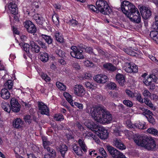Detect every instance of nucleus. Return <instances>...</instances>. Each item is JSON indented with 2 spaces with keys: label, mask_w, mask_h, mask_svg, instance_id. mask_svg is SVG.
<instances>
[{
  "label": "nucleus",
  "mask_w": 158,
  "mask_h": 158,
  "mask_svg": "<svg viewBox=\"0 0 158 158\" xmlns=\"http://www.w3.org/2000/svg\"><path fill=\"white\" fill-rule=\"evenodd\" d=\"M85 111L90 114L96 121L100 123H110L112 121L111 114L103 106H87Z\"/></svg>",
  "instance_id": "1"
},
{
  "label": "nucleus",
  "mask_w": 158,
  "mask_h": 158,
  "mask_svg": "<svg viewBox=\"0 0 158 158\" xmlns=\"http://www.w3.org/2000/svg\"><path fill=\"white\" fill-rule=\"evenodd\" d=\"M121 9L123 13L132 22L135 23H139L141 16L137 8L132 3L125 0L122 2Z\"/></svg>",
  "instance_id": "2"
},
{
  "label": "nucleus",
  "mask_w": 158,
  "mask_h": 158,
  "mask_svg": "<svg viewBox=\"0 0 158 158\" xmlns=\"http://www.w3.org/2000/svg\"><path fill=\"white\" fill-rule=\"evenodd\" d=\"M98 10L104 15H109L112 12V10L107 2L105 1L98 0L96 2Z\"/></svg>",
  "instance_id": "3"
},
{
  "label": "nucleus",
  "mask_w": 158,
  "mask_h": 158,
  "mask_svg": "<svg viewBox=\"0 0 158 158\" xmlns=\"http://www.w3.org/2000/svg\"><path fill=\"white\" fill-rule=\"evenodd\" d=\"M123 69L127 72L131 73H136L138 71V67L135 64L130 62H126L124 64Z\"/></svg>",
  "instance_id": "4"
},
{
  "label": "nucleus",
  "mask_w": 158,
  "mask_h": 158,
  "mask_svg": "<svg viewBox=\"0 0 158 158\" xmlns=\"http://www.w3.org/2000/svg\"><path fill=\"white\" fill-rule=\"evenodd\" d=\"M147 136L139 134H135L134 136L133 139L136 144L142 147L146 141Z\"/></svg>",
  "instance_id": "5"
},
{
  "label": "nucleus",
  "mask_w": 158,
  "mask_h": 158,
  "mask_svg": "<svg viewBox=\"0 0 158 158\" xmlns=\"http://www.w3.org/2000/svg\"><path fill=\"white\" fill-rule=\"evenodd\" d=\"M142 147L148 150L153 149L156 147V144L154 139L151 137L147 136L146 140Z\"/></svg>",
  "instance_id": "6"
},
{
  "label": "nucleus",
  "mask_w": 158,
  "mask_h": 158,
  "mask_svg": "<svg viewBox=\"0 0 158 158\" xmlns=\"http://www.w3.org/2000/svg\"><path fill=\"white\" fill-rule=\"evenodd\" d=\"M143 18L145 19H148L151 15V12L147 7L144 6H140L139 7Z\"/></svg>",
  "instance_id": "7"
},
{
  "label": "nucleus",
  "mask_w": 158,
  "mask_h": 158,
  "mask_svg": "<svg viewBox=\"0 0 158 158\" xmlns=\"http://www.w3.org/2000/svg\"><path fill=\"white\" fill-rule=\"evenodd\" d=\"M24 26L27 31L31 33H34L36 31L35 25L30 20H26L24 23Z\"/></svg>",
  "instance_id": "8"
},
{
  "label": "nucleus",
  "mask_w": 158,
  "mask_h": 158,
  "mask_svg": "<svg viewBox=\"0 0 158 158\" xmlns=\"http://www.w3.org/2000/svg\"><path fill=\"white\" fill-rule=\"evenodd\" d=\"M38 107L39 112L41 114L47 115H49V109L44 103L42 102H38Z\"/></svg>",
  "instance_id": "9"
},
{
  "label": "nucleus",
  "mask_w": 158,
  "mask_h": 158,
  "mask_svg": "<svg viewBox=\"0 0 158 158\" xmlns=\"http://www.w3.org/2000/svg\"><path fill=\"white\" fill-rule=\"evenodd\" d=\"M74 94L79 97H82L85 94V90L83 86L81 85H76L73 88Z\"/></svg>",
  "instance_id": "10"
},
{
  "label": "nucleus",
  "mask_w": 158,
  "mask_h": 158,
  "mask_svg": "<svg viewBox=\"0 0 158 158\" xmlns=\"http://www.w3.org/2000/svg\"><path fill=\"white\" fill-rule=\"evenodd\" d=\"M11 108L12 111L15 112L19 111L20 109V105L18 101L15 98H12L10 102Z\"/></svg>",
  "instance_id": "11"
},
{
  "label": "nucleus",
  "mask_w": 158,
  "mask_h": 158,
  "mask_svg": "<svg viewBox=\"0 0 158 158\" xmlns=\"http://www.w3.org/2000/svg\"><path fill=\"white\" fill-rule=\"evenodd\" d=\"M94 78L97 83H105L108 80L107 76L102 74H98L94 76Z\"/></svg>",
  "instance_id": "12"
},
{
  "label": "nucleus",
  "mask_w": 158,
  "mask_h": 158,
  "mask_svg": "<svg viewBox=\"0 0 158 158\" xmlns=\"http://www.w3.org/2000/svg\"><path fill=\"white\" fill-rule=\"evenodd\" d=\"M99 129V131H97L96 134L101 139H105L108 136V133L107 130L104 127H102Z\"/></svg>",
  "instance_id": "13"
},
{
  "label": "nucleus",
  "mask_w": 158,
  "mask_h": 158,
  "mask_svg": "<svg viewBox=\"0 0 158 158\" xmlns=\"http://www.w3.org/2000/svg\"><path fill=\"white\" fill-rule=\"evenodd\" d=\"M8 8L10 12L13 15H17L18 14V8L16 4L13 2H10L9 6Z\"/></svg>",
  "instance_id": "14"
},
{
  "label": "nucleus",
  "mask_w": 158,
  "mask_h": 158,
  "mask_svg": "<svg viewBox=\"0 0 158 158\" xmlns=\"http://www.w3.org/2000/svg\"><path fill=\"white\" fill-rule=\"evenodd\" d=\"M107 149L112 156L115 158L120 152L112 146H107Z\"/></svg>",
  "instance_id": "15"
},
{
  "label": "nucleus",
  "mask_w": 158,
  "mask_h": 158,
  "mask_svg": "<svg viewBox=\"0 0 158 158\" xmlns=\"http://www.w3.org/2000/svg\"><path fill=\"white\" fill-rule=\"evenodd\" d=\"M30 46L31 47V51L35 53L39 52L40 50V47L32 41L30 42Z\"/></svg>",
  "instance_id": "16"
},
{
  "label": "nucleus",
  "mask_w": 158,
  "mask_h": 158,
  "mask_svg": "<svg viewBox=\"0 0 158 158\" xmlns=\"http://www.w3.org/2000/svg\"><path fill=\"white\" fill-rule=\"evenodd\" d=\"M114 143L116 147L121 150H123L126 148L125 146L122 141L117 138H115L114 140Z\"/></svg>",
  "instance_id": "17"
},
{
  "label": "nucleus",
  "mask_w": 158,
  "mask_h": 158,
  "mask_svg": "<svg viewBox=\"0 0 158 158\" xmlns=\"http://www.w3.org/2000/svg\"><path fill=\"white\" fill-rule=\"evenodd\" d=\"M82 51L79 50L77 52H70L71 56L77 59H82L84 58V56L82 54Z\"/></svg>",
  "instance_id": "18"
},
{
  "label": "nucleus",
  "mask_w": 158,
  "mask_h": 158,
  "mask_svg": "<svg viewBox=\"0 0 158 158\" xmlns=\"http://www.w3.org/2000/svg\"><path fill=\"white\" fill-rule=\"evenodd\" d=\"M23 121L19 118L15 119L13 122V126L16 128H21L23 126Z\"/></svg>",
  "instance_id": "19"
},
{
  "label": "nucleus",
  "mask_w": 158,
  "mask_h": 158,
  "mask_svg": "<svg viewBox=\"0 0 158 158\" xmlns=\"http://www.w3.org/2000/svg\"><path fill=\"white\" fill-rule=\"evenodd\" d=\"M0 94L1 97L4 99H8L10 97L9 92L6 88H4L2 89Z\"/></svg>",
  "instance_id": "20"
},
{
  "label": "nucleus",
  "mask_w": 158,
  "mask_h": 158,
  "mask_svg": "<svg viewBox=\"0 0 158 158\" xmlns=\"http://www.w3.org/2000/svg\"><path fill=\"white\" fill-rule=\"evenodd\" d=\"M116 77L117 81L120 85L123 86L124 85L125 80L123 74L120 73L116 75Z\"/></svg>",
  "instance_id": "21"
},
{
  "label": "nucleus",
  "mask_w": 158,
  "mask_h": 158,
  "mask_svg": "<svg viewBox=\"0 0 158 158\" xmlns=\"http://www.w3.org/2000/svg\"><path fill=\"white\" fill-rule=\"evenodd\" d=\"M1 106L5 111L9 113L11 111V108L9 103L7 102H2L1 104Z\"/></svg>",
  "instance_id": "22"
},
{
  "label": "nucleus",
  "mask_w": 158,
  "mask_h": 158,
  "mask_svg": "<svg viewBox=\"0 0 158 158\" xmlns=\"http://www.w3.org/2000/svg\"><path fill=\"white\" fill-rule=\"evenodd\" d=\"M72 148L74 152L77 155L81 156L82 154V152L80 147L76 144H74L72 146Z\"/></svg>",
  "instance_id": "23"
},
{
  "label": "nucleus",
  "mask_w": 158,
  "mask_h": 158,
  "mask_svg": "<svg viewBox=\"0 0 158 158\" xmlns=\"http://www.w3.org/2000/svg\"><path fill=\"white\" fill-rule=\"evenodd\" d=\"M103 66L105 69L111 72H114L116 69V68L110 63L105 64Z\"/></svg>",
  "instance_id": "24"
},
{
  "label": "nucleus",
  "mask_w": 158,
  "mask_h": 158,
  "mask_svg": "<svg viewBox=\"0 0 158 158\" xmlns=\"http://www.w3.org/2000/svg\"><path fill=\"white\" fill-rule=\"evenodd\" d=\"M59 149L61 156L64 158L65 153L67 151V147L64 144H62L60 145Z\"/></svg>",
  "instance_id": "25"
},
{
  "label": "nucleus",
  "mask_w": 158,
  "mask_h": 158,
  "mask_svg": "<svg viewBox=\"0 0 158 158\" xmlns=\"http://www.w3.org/2000/svg\"><path fill=\"white\" fill-rule=\"evenodd\" d=\"M156 77V76L154 75H150L147 79H144L143 80V82L146 86H148L152 83V81L154 78Z\"/></svg>",
  "instance_id": "26"
},
{
  "label": "nucleus",
  "mask_w": 158,
  "mask_h": 158,
  "mask_svg": "<svg viewBox=\"0 0 158 158\" xmlns=\"http://www.w3.org/2000/svg\"><path fill=\"white\" fill-rule=\"evenodd\" d=\"M150 37L158 44V32L156 31H151L150 34Z\"/></svg>",
  "instance_id": "27"
},
{
  "label": "nucleus",
  "mask_w": 158,
  "mask_h": 158,
  "mask_svg": "<svg viewBox=\"0 0 158 158\" xmlns=\"http://www.w3.org/2000/svg\"><path fill=\"white\" fill-rule=\"evenodd\" d=\"M78 142L81 150L84 152H86L87 151V147L84 142V140L82 139H79Z\"/></svg>",
  "instance_id": "28"
},
{
  "label": "nucleus",
  "mask_w": 158,
  "mask_h": 158,
  "mask_svg": "<svg viewBox=\"0 0 158 158\" xmlns=\"http://www.w3.org/2000/svg\"><path fill=\"white\" fill-rule=\"evenodd\" d=\"M40 60L44 62H47L48 60L49 56L48 54L46 52H40Z\"/></svg>",
  "instance_id": "29"
},
{
  "label": "nucleus",
  "mask_w": 158,
  "mask_h": 158,
  "mask_svg": "<svg viewBox=\"0 0 158 158\" xmlns=\"http://www.w3.org/2000/svg\"><path fill=\"white\" fill-rule=\"evenodd\" d=\"M64 96L66 98V100L69 103L73 106H74V104L73 103V100L72 96L70 95L69 93L65 92L64 93Z\"/></svg>",
  "instance_id": "30"
},
{
  "label": "nucleus",
  "mask_w": 158,
  "mask_h": 158,
  "mask_svg": "<svg viewBox=\"0 0 158 158\" xmlns=\"http://www.w3.org/2000/svg\"><path fill=\"white\" fill-rule=\"evenodd\" d=\"M147 132L156 137H158V130L153 127H150L148 129Z\"/></svg>",
  "instance_id": "31"
},
{
  "label": "nucleus",
  "mask_w": 158,
  "mask_h": 158,
  "mask_svg": "<svg viewBox=\"0 0 158 158\" xmlns=\"http://www.w3.org/2000/svg\"><path fill=\"white\" fill-rule=\"evenodd\" d=\"M41 35L48 44H50L52 43L53 40L50 36L43 34H41Z\"/></svg>",
  "instance_id": "32"
},
{
  "label": "nucleus",
  "mask_w": 158,
  "mask_h": 158,
  "mask_svg": "<svg viewBox=\"0 0 158 158\" xmlns=\"http://www.w3.org/2000/svg\"><path fill=\"white\" fill-rule=\"evenodd\" d=\"M55 37L56 40L60 43L63 42V38L61 34L58 31H56L55 33Z\"/></svg>",
  "instance_id": "33"
},
{
  "label": "nucleus",
  "mask_w": 158,
  "mask_h": 158,
  "mask_svg": "<svg viewBox=\"0 0 158 158\" xmlns=\"http://www.w3.org/2000/svg\"><path fill=\"white\" fill-rule=\"evenodd\" d=\"M80 47L82 49H85L86 52L90 54H94V55H96L93 52V49L92 48L90 47H85L84 45H83L80 46Z\"/></svg>",
  "instance_id": "34"
},
{
  "label": "nucleus",
  "mask_w": 158,
  "mask_h": 158,
  "mask_svg": "<svg viewBox=\"0 0 158 158\" xmlns=\"http://www.w3.org/2000/svg\"><path fill=\"white\" fill-rule=\"evenodd\" d=\"M13 85V81L9 80L7 81L4 84V88L10 90L12 88Z\"/></svg>",
  "instance_id": "35"
},
{
  "label": "nucleus",
  "mask_w": 158,
  "mask_h": 158,
  "mask_svg": "<svg viewBox=\"0 0 158 158\" xmlns=\"http://www.w3.org/2000/svg\"><path fill=\"white\" fill-rule=\"evenodd\" d=\"M55 120L58 121H61L64 119L63 115L60 114H55L54 116Z\"/></svg>",
  "instance_id": "36"
},
{
  "label": "nucleus",
  "mask_w": 158,
  "mask_h": 158,
  "mask_svg": "<svg viewBox=\"0 0 158 158\" xmlns=\"http://www.w3.org/2000/svg\"><path fill=\"white\" fill-rule=\"evenodd\" d=\"M135 97L136 100L141 104L143 103V99L142 98L141 95L139 93H136L134 95V98Z\"/></svg>",
  "instance_id": "37"
},
{
  "label": "nucleus",
  "mask_w": 158,
  "mask_h": 158,
  "mask_svg": "<svg viewBox=\"0 0 158 158\" xmlns=\"http://www.w3.org/2000/svg\"><path fill=\"white\" fill-rule=\"evenodd\" d=\"M48 153L52 157L54 158L56 156V152L52 148L49 147L46 150Z\"/></svg>",
  "instance_id": "38"
},
{
  "label": "nucleus",
  "mask_w": 158,
  "mask_h": 158,
  "mask_svg": "<svg viewBox=\"0 0 158 158\" xmlns=\"http://www.w3.org/2000/svg\"><path fill=\"white\" fill-rule=\"evenodd\" d=\"M38 45L40 46V48H42L46 50L47 47L46 44L42 40H39L37 41Z\"/></svg>",
  "instance_id": "39"
},
{
  "label": "nucleus",
  "mask_w": 158,
  "mask_h": 158,
  "mask_svg": "<svg viewBox=\"0 0 158 158\" xmlns=\"http://www.w3.org/2000/svg\"><path fill=\"white\" fill-rule=\"evenodd\" d=\"M59 19L58 15L56 14H54L52 16V21L56 25L59 24Z\"/></svg>",
  "instance_id": "40"
},
{
  "label": "nucleus",
  "mask_w": 158,
  "mask_h": 158,
  "mask_svg": "<svg viewBox=\"0 0 158 158\" xmlns=\"http://www.w3.org/2000/svg\"><path fill=\"white\" fill-rule=\"evenodd\" d=\"M124 51L126 53L130 55L135 56L136 54V53L132 51L130 48L124 49Z\"/></svg>",
  "instance_id": "41"
},
{
  "label": "nucleus",
  "mask_w": 158,
  "mask_h": 158,
  "mask_svg": "<svg viewBox=\"0 0 158 158\" xmlns=\"http://www.w3.org/2000/svg\"><path fill=\"white\" fill-rule=\"evenodd\" d=\"M144 103L146 105L149 106L152 109L154 110V109L155 108H154L153 105L151 101L146 98H144Z\"/></svg>",
  "instance_id": "42"
},
{
  "label": "nucleus",
  "mask_w": 158,
  "mask_h": 158,
  "mask_svg": "<svg viewBox=\"0 0 158 158\" xmlns=\"http://www.w3.org/2000/svg\"><path fill=\"white\" fill-rule=\"evenodd\" d=\"M56 84L57 87L60 90L64 91L66 89L65 86L62 83L59 82H57Z\"/></svg>",
  "instance_id": "43"
},
{
  "label": "nucleus",
  "mask_w": 158,
  "mask_h": 158,
  "mask_svg": "<svg viewBox=\"0 0 158 158\" xmlns=\"http://www.w3.org/2000/svg\"><path fill=\"white\" fill-rule=\"evenodd\" d=\"M123 103L125 105L129 107H131L133 106V103L132 102L128 100H123Z\"/></svg>",
  "instance_id": "44"
},
{
  "label": "nucleus",
  "mask_w": 158,
  "mask_h": 158,
  "mask_svg": "<svg viewBox=\"0 0 158 158\" xmlns=\"http://www.w3.org/2000/svg\"><path fill=\"white\" fill-rule=\"evenodd\" d=\"M152 115H149L148 117L147 116H146V117L147 118L148 122L151 123L152 125H154L155 124V119L152 116Z\"/></svg>",
  "instance_id": "45"
},
{
  "label": "nucleus",
  "mask_w": 158,
  "mask_h": 158,
  "mask_svg": "<svg viewBox=\"0 0 158 158\" xmlns=\"http://www.w3.org/2000/svg\"><path fill=\"white\" fill-rule=\"evenodd\" d=\"M30 46V44L29 45L27 43H24L23 45V47L24 51L27 53H29Z\"/></svg>",
  "instance_id": "46"
},
{
  "label": "nucleus",
  "mask_w": 158,
  "mask_h": 158,
  "mask_svg": "<svg viewBox=\"0 0 158 158\" xmlns=\"http://www.w3.org/2000/svg\"><path fill=\"white\" fill-rule=\"evenodd\" d=\"M107 86L108 88L111 89H115L116 88V84L112 82H110L108 84Z\"/></svg>",
  "instance_id": "47"
},
{
  "label": "nucleus",
  "mask_w": 158,
  "mask_h": 158,
  "mask_svg": "<svg viewBox=\"0 0 158 158\" xmlns=\"http://www.w3.org/2000/svg\"><path fill=\"white\" fill-rule=\"evenodd\" d=\"M125 92L131 98H134V95L135 94L136 92H133L132 91L127 89L126 90Z\"/></svg>",
  "instance_id": "48"
},
{
  "label": "nucleus",
  "mask_w": 158,
  "mask_h": 158,
  "mask_svg": "<svg viewBox=\"0 0 158 158\" xmlns=\"http://www.w3.org/2000/svg\"><path fill=\"white\" fill-rule=\"evenodd\" d=\"M41 76L42 78L46 82L49 81L50 80V78L47 74L44 73H42L41 74Z\"/></svg>",
  "instance_id": "49"
},
{
  "label": "nucleus",
  "mask_w": 158,
  "mask_h": 158,
  "mask_svg": "<svg viewBox=\"0 0 158 158\" xmlns=\"http://www.w3.org/2000/svg\"><path fill=\"white\" fill-rule=\"evenodd\" d=\"M56 54L59 56L63 57L65 56V53L60 49H57L56 51Z\"/></svg>",
  "instance_id": "50"
},
{
  "label": "nucleus",
  "mask_w": 158,
  "mask_h": 158,
  "mask_svg": "<svg viewBox=\"0 0 158 158\" xmlns=\"http://www.w3.org/2000/svg\"><path fill=\"white\" fill-rule=\"evenodd\" d=\"M85 85L87 88L88 89H94L95 86L91 84L90 82H88L85 83Z\"/></svg>",
  "instance_id": "51"
},
{
  "label": "nucleus",
  "mask_w": 158,
  "mask_h": 158,
  "mask_svg": "<svg viewBox=\"0 0 158 158\" xmlns=\"http://www.w3.org/2000/svg\"><path fill=\"white\" fill-rule=\"evenodd\" d=\"M68 23L73 27H75L77 24L78 23L76 20L72 19L69 20L68 22Z\"/></svg>",
  "instance_id": "52"
},
{
  "label": "nucleus",
  "mask_w": 158,
  "mask_h": 158,
  "mask_svg": "<svg viewBox=\"0 0 158 158\" xmlns=\"http://www.w3.org/2000/svg\"><path fill=\"white\" fill-rule=\"evenodd\" d=\"M24 119L26 123H27L29 124L31 123V116L29 115L25 116L24 118Z\"/></svg>",
  "instance_id": "53"
},
{
  "label": "nucleus",
  "mask_w": 158,
  "mask_h": 158,
  "mask_svg": "<svg viewBox=\"0 0 158 158\" xmlns=\"http://www.w3.org/2000/svg\"><path fill=\"white\" fill-rule=\"evenodd\" d=\"M135 127L138 128L139 129H144V124L141 122L139 123H136L135 124Z\"/></svg>",
  "instance_id": "54"
},
{
  "label": "nucleus",
  "mask_w": 158,
  "mask_h": 158,
  "mask_svg": "<svg viewBox=\"0 0 158 158\" xmlns=\"http://www.w3.org/2000/svg\"><path fill=\"white\" fill-rule=\"evenodd\" d=\"M84 65L87 67H92L94 65V64L92 62L88 60L85 61L84 62Z\"/></svg>",
  "instance_id": "55"
},
{
  "label": "nucleus",
  "mask_w": 158,
  "mask_h": 158,
  "mask_svg": "<svg viewBox=\"0 0 158 158\" xmlns=\"http://www.w3.org/2000/svg\"><path fill=\"white\" fill-rule=\"evenodd\" d=\"M99 152L102 156L104 157H106L107 156V154L104 148H101L99 149Z\"/></svg>",
  "instance_id": "56"
},
{
  "label": "nucleus",
  "mask_w": 158,
  "mask_h": 158,
  "mask_svg": "<svg viewBox=\"0 0 158 158\" xmlns=\"http://www.w3.org/2000/svg\"><path fill=\"white\" fill-rule=\"evenodd\" d=\"M43 143L44 148L45 150H46L48 148H49L50 147H49V146L51 145L52 144L51 142L49 141H47L44 143Z\"/></svg>",
  "instance_id": "57"
},
{
  "label": "nucleus",
  "mask_w": 158,
  "mask_h": 158,
  "mask_svg": "<svg viewBox=\"0 0 158 158\" xmlns=\"http://www.w3.org/2000/svg\"><path fill=\"white\" fill-rule=\"evenodd\" d=\"M143 114L146 116H147L148 117L149 115H153L152 113L150 110L148 109H146L143 112Z\"/></svg>",
  "instance_id": "58"
},
{
  "label": "nucleus",
  "mask_w": 158,
  "mask_h": 158,
  "mask_svg": "<svg viewBox=\"0 0 158 158\" xmlns=\"http://www.w3.org/2000/svg\"><path fill=\"white\" fill-rule=\"evenodd\" d=\"M85 137L86 138L89 139V137H91L92 138L95 137L94 134H93L91 132H89L85 134Z\"/></svg>",
  "instance_id": "59"
},
{
  "label": "nucleus",
  "mask_w": 158,
  "mask_h": 158,
  "mask_svg": "<svg viewBox=\"0 0 158 158\" xmlns=\"http://www.w3.org/2000/svg\"><path fill=\"white\" fill-rule=\"evenodd\" d=\"M127 127L130 128H135V124H132L130 121H127L126 122Z\"/></svg>",
  "instance_id": "60"
},
{
  "label": "nucleus",
  "mask_w": 158,
  "mask_h": 158,
  "mask_svg": "<svg viewBox=\"0 0 158 158\" xmlns=\"http://www.w3.org/2000/svg\"><path fill=\"white\" fill-rule=\"evenodd\" d=\"M143 94L144 97H147L150 96L151 93L148 90L145 89L143 91Z\"/></svg>",
  "instance_id": "61"
},
{
  "label": "nucleus",
  "mask_w": 158,
  "mask_h": 158,
  "mask_svg": "<svg viewBox=\"0 0 158 158\" xmlns=\"http://www.w3.org/2000/svg\"><path fill=\"white\" fill-rule=\"evenodd\" d=\"M73 67L76 69H80V66L79 64L77 62H74L72 64Z\"/></svg>",
  "instance_id": "62"
},
{
  "label": "nucleus",
  "mask_w": 158,
  "mask_h": 158,
  "mask_svg": "<svg viewBox=\"0 0 158 158\" xmlns=\"http://www.w3.org/2000/svg\"><path fill=\"white\" fill-rule=\"evenodd\" d=\"M88 6L90 10H92L94 12L98 10L97 7H96L94 5H89Z\"/></svg>",
  "instance_id": "63"
},
{
  "label": "nucleus",
  "mask_w": 158,
  "mask_h": 158,
  "mask_svg": "<svg viewBox=\"0 0 158 158\" xmlns=\"http://www.w3.org/2000/svg\"><path fill=\"white\" fill-rule=\"evenodd\" d=\"M152 28L155 30H158V21H155L152 26Z\"/></svg>",
  "instance_id": "64"
}]
</instances>
